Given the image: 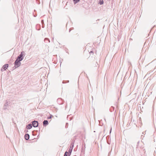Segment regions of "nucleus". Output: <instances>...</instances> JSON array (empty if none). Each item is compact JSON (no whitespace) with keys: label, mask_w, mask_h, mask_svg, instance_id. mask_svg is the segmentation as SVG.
Wrapping results in <instances>:
<instances>
[{"label":"nucleus","mask_w":156,"mask_h":156,"mask_svg":"<svg viewBox=\"0 0 156 156\" xmlns=\"http://www.w3.org/2000/svg\"><path fill=\"white\" fill-rule=\"evenodd\" d=\"M90 53H93V52L91 51H90Z\"/></svg>","instance_id":"nucleus-26"},{"label":"nucleus","mask_w":156,"mask_h":156,"mask_svg":"<svg viewBox=\"0 0 156 156\" xmlns=\"http://www.w3.org/2000/svg\"><path fill=\"white\" fill-rule=\"evenodd\" d=\"M64 101L61 98H58L57 100V103L59 105H61L63 103Z\"/></svg>","instance_id":"nucleus-7"},{"label":"nucleus","mask_w":156,"mask_h":156,"mask_svg":"<svg viewBox=\"0 0 156 156\" xmlns=\"http://www.w3.org/2000/svg\"><path fill=\"white\" fill-rule=\"evenodd\" d=\"M10 102L9 101H8L7 100L6 101L4 105L3 106V109L4 110H6L7 108V107L9 105V104Z\"/></svg>","instance_id":"nucleus-3"},{"label":"nucleus","mask_w":156,"mask_h":156,"mask_svg":"<svg viewBox=\"0 0 156 156\" xmlns=\"http://www.w3.org/2000/svg\"><path fill=\"white\" fill-rule=\"evenodd\" d=\"M42 27L43 28H44V24H42Z\"/></svg>","instance_id":"nucleus-21"},{"label":"nucleus","mask_w":156,"mask_h":156,"mask_svg":"<svg viewBox=\"0 0 156 156\" xmlns=\"http://www.w3.org/2000/svg\"><path fill=\"white\" fill-rule=\"evenodd\" d=\"M71 31L70 29L69 30V32H70Z\"/></svg>","instance_id":"nucleus-25"},{"label":"nucleus","mask_w":156,"mask_h":156,"mask_svg":"<svg viewBox=\"0 0 156 156\" xmlns=\"http://www.w3.org/2000/svg\"><path fill=\"white\" fill-rule=\"evenodd\" d=\"M145 133V132H144L142 133V134H144Z\"/></svg>","instance_id":"nucleus-22"},{"label":"nucleus","mask_w":156,"mask_h":156,"mask_svg":"<svg viewBox=\"0 0 156 156\" xmlns=\"http://www.w3.org/2000/svg\"><path fill=\"white\" fill-rule=\"evenodd\" d=\"M71 154H69V152H68V156H70Z\"/></svg>","instance_id":"nucleus-20"},{"label":"nucleus","mask_w":156,"mask_h":156,"mask_svg":"<svg viewBox=\"0 0 156 156\" xmlns=\"http://www.w3.org/2000/svg\"><path fill=\"white\" fill-rule=\"evenodd\" d=\"M103 0H100L99 2V4L100 5H102L103 4Z\"/></svg>","instance_id":"nucleus-15"},{"label":"nucleus","mask_w":156,"mask_h":156,"mask_svg":"<svg viewBox=\"0 0 156 156\" xmlns=\"http://www.w3.org/2000/svg\"><path fill=\"white\" fill-rule=\"evenodd\" d=\"M63 83H65V82H64V81H63L62 82Z\"/></svg>","instance_id":"nucleus-23"},{"label":"nucleus","mask_w":156,"mask_h":156,"mask_svg":"<svg viewBox=\"0 0 156 156\" xmlns=\"http://www.w3.org/2000/svg\"><path fill=\"white\" fill-rule=\"evenodd\" d=\"M74 143L73 142H72L71 144L69 150V154H71L72 151L73 149V148Z\"/></svg>","instance_id":"nucleus-6"},{"label":"nucleus","mask_w":156,"mask_h":156,"mask_svg":"<svg viewBox=\"0 0 156 156\" xmlns=\"http://www.w3.org/2000/svg\"><path fill=\"white\" fill-rule=\"evenodd\" d=\"M111 131H112V128H111V129H110V133H111Z\"/></svg>","instance_id":"nucleus-24"},{"label":"nucleus","mask_w":156,"mask_h":156,"mask_svg":"<svg viewBox=\"0 0 156 156\" xmlns=\"http://www.w3.org/2000/svg\"><path fill=\"white\" fill-rule=\"evenodd\" d=\"M9 65L7 64H5L2 67L1 69V71L2 72L4 70H5L8 67Z\"/></svg>","instance_id":"nucleus-5"},{"label":"nucleus","mask_w":156,"mask_h":156,"mask_svg":"<svg viewBox=\"0 0 156 156\" xmlns=\"http://www.w3.org/2000/svg\"><path fill=\"white\" fill-rule=\"evenodd\" d=\"M67 82H69V80L67 81Z\"/></svg>","instance_id":"nucleus-27"},{"label":"nucleus","mask_w":156,"mask_h":156,"mask_svg":"<svg viewBox=\"0 0 156 156\" xmlns=\"http://www.w3.org/2000/svg\"><path fill=\"white\" fill-rule=\"evenodd\" d=\"M85 143L83 144L82 146V147L81 149V152L83 153L85 152Z\"/></svg>","instance_id":"nucleus-8"},{"label":"nucleus","mask_w":156,"mask_h":156,"mask_svg":"<svg viewBox=\"0 0 156 156\" xmlns=\"http://www.w3.org/2000/svg\"><path fill=\"white\" fill-rule=\"evenodd\" d=\"M68 154V152L66 151V152H65L64 155H65V156H67Z\"/></svg>","instance_id":"nucleus-17"},{"label":"nucleus","mask_w":156,"mask_h":156,"mask_svg":"<svg viewBox=\"0 0 156 156\" xmlns=\"http://www.w3.org/2000/svg\"><path fill=\"white\" fill-rule=\"evenodd\" d=\"M48 124V121L47 120H44L43 122V125L44 126H46Z\"/></svg>","instance_id":"nucleus-11"},{"label":"nucleus","mask_w":156,"mask_h":156,"mask_svg":"<svg viewBox=\"0 0 156 156\" xmlns=\"http://www.w3.org/2000/svg\"><path fill=\"white\" fill-rule=\"evenodd\" d=\"M32 127V125L31 124H29L26 126V128L27 129H30Z\"/></svg>","instance_id":"nucleus-9"},{"label":"nucleus","mask_w":156,"mask_h":156,"mask_svg":"<svg viewBox=\"0 0 156 156\" xmlns=\"http://www.w3.org/2000/svg\"><path fill=\"white\" fill-rule=\"evenodd\" d=\"M41 23H42V24H44V20H42L41 21Z\"/></svg>","instance_id":"nucleus-19"},{"label":"nucleus","mask_w":156,"mask_h":156,"mask_svg":"<svg viewBox=\"0 0 156 156\" xmlns=\"http://www.w3.org/2000/svg\"><path fill=\"white\" fill-rule=\"evenodd\" d=\"M75 3H76L79 2L80 0H73Z\"/></svg>","instance_id":"nucleus-16"},{"label":"nucleus","mask_w":156,"mask_h":156,"mask_svg":"<svg viewBox=\"0 0 156 156\" xmlns=\"http://www.w3.org/2000/svg\"><path fill=\"white\" fill-rule=\"evenodd\" d=\"M64 156H65V155H64Z\"/></svg>","instance_id":"nucleus-30"},{"label":"nucleus","mask_w":156,"mask_h":156,"mask_svg":"<svg viewBox=\"0 0 156 156\" xmlns=\"http://www.w3.org/2000/svg\"><path fill=\"white\" fill-rule=\"evenodd\" d=\"M114 107L113 106H112L111 107L110 109V111L111 112H112V111H113L114 110Z\"/></svg>","instance_id":"nucleus-14"},{"label":"nucleus","mask_w":156,"mask_h":156,"mask_svg":"<svg viewBox=\"0 0 156 156\" xmlns=\"http://www.w3.org/2000/svg\"><path fill=\"white\" fill-rule=\"evenodd\" d=\"M25 138L26 140H28L30 137L28 133H26L25 135Z\"/></svg>","instance_id":"nucleus-10"},{"label":"nucleus","mask_w":156,"mask_h":156,"mask_svg":"<svg viewBox=\"0 0 156 156\" xmlns=\"http://www.w3.org/2000/svg\"><path fill=\"white\" fill-rule=\"evenodd\" d=\"M24 54L25 52L23 51H22L20 54L17 57L16 59L20 61H22L23 59V55H24V57L25 56Z\"/></svg>","instance_id":"nucleus-2"},{"label":"nucleus","mask_w":156,"mask_h":156,"mask_svg":"<svg viewBox=\"0 0 156 156\" xmlns=\"http://www.w3.org/2000/svg\"><path fill=\"white\" fill-rule=\"evenodd\" d=\"M143 136V135H141V137H142Z\"/></svg>","instance_id":"nucleus-28"},{"label":"nucleus","mask_w":156,"mask_h":156,"mask_svg":"<svg viewBox=\"0 0 156 156\" xmlns=\"http://www.w3.org/2000/svg\"><path fill=\"white\" fill-rule=\"evenodd\" d=\"M44 41L46 43H48V42H50V40H49V39L48 38H45L44 39Z\"/></svg>","instance_id":"nucleus-13"},{"label":"nucleus","mask_w":156,"mask_h":156,"mask_svg":"<svg viewBox=\"0 0 156 156\" xmlns=\"http://www.w3.org/2000/svg\"><path fill=\"white\" fill-rule=\"evenodd\" d=\"M20 61L16 59L15 61L14 64V66L13 67V69H15L19 67L21 65Z\"/></svg>","instance_id":"nucleus-1"},{"label":"nucleus","mask_w":156,"mask_h":156,"mask_svg":"<svg viewBox=\"0 0 156 156\" xmlns=\"http://www.w3.org/2000/svg\"><path fill=\"white\" fill-rule=\"evenodd\" d=\"M68 124V123H66V125L67 124Z\"/></svg>","instance_id":"nucleus-29"},{"label":"nucleus","mask_w":156,"mask_h":156,"mask_svg":"<svg viewBox=\"0 0 156 156\" xmlns=\"http://www.w3.org/2000/svg\"><path fill=\"white\" fill-rule=\"evenodd\" d=\"M32 126H33L34 127H36L38 126V123L37 121L35 120L33 121L32 122Z\"/></svg>","instance_id":"nucleus-4"},{"label":"nucleus","mask_w":156,"mask_h":156,"mask_svg":"<svg viewBox=\"0 0 156 156\" xmlns=\"http://www.w3.org/2000/svg\"><path fill=\"white\" fill-rule=\"evenodd\" d=\"M51 117H52L51 115L49 116V117L48 118V119H51Z\"/></svg>","instance_id":"nucleus-18"},{"label":"nucleus","mask_w":156,"mask_h":156,"mask_svg":"<svg viewBox=\"0 0 156 156\" xmlns=\"http://www.w3.org/2000/svg\"><path fill=\"white\" fill-rule=\"evenodd\" d=\"M139 143H140V141H138L137 142V145H136V150H139L140 151V150L138 149V148H141V147L139 145Z\"/></svg>","instance_id":"nucleus-12"}]
</instances>
